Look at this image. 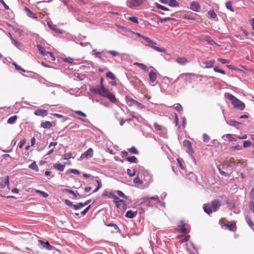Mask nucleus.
Here are the masks:
<instances>
[{
	"label": "nucleus",
	"instance_id": "1",
	"mask_svg": "<svg viewBox=\"0 0 254 254\" xmlns=\"http://www.w3.org/2000/svg\"><path fill=\"white\" fill-rule=\"evenodd\" d=\"M221 201L218 199H214L211 202L210 204H204L203 210L205 213L210 215L213 211H217L221 206Z\"/></svg>",
	"mask_w": 254,
	"mask_h": 254
},
{
	"label": "nucleus",
	"instance_id": "2",
	"mask_svg": "<svg viewBox=\"0 0 254 254\" xmlns=\"http://www.w3.org/2000/svg\"><path fill=\"white\" fill-rule=\"evenodd\" d=\"M225 97L231 101L232 104L235 108L240 110H243L245 108V104L229 93L225 94Z\"/></svg>",
	"mask_w": 254,
	"mask_h": 254
},
{
	"label": "nucleus",
	"instance_id": "3",
	"mask_svg": "<svg viewBox=\"0 0 254 254\" xmlns=\"http://www.w3.org/2000/svg\"><path fill=\"white\" fill-rule=\"evenodd\" d=\"M142 38L148 43L146 46L152 48L156 51L163 53L165 52L166 50L165 49L161 48L160 47L155 46V45H156V43L152 40L151 39H150V38H149L148 37L145 36H142Z\"/></svg>",
	"mask_w": 254,
	"mask_h": 254
},
{
	"label": "nucleus",
	"instance_id": "4",
	"mask_svg": "<svg viewBox=\"0 0 254 254\" xmlns=\"http://www.w3.org/2000/svg\"><path fill=\"white\" fill-rule=\"evenodd\" d=\"M116 204V207L120 211L122 214H123L127 208V204L125 200L123 199L119 198L117 200H113Z\"/></svg>",
	"mask_w": 254,
	"mask_h": 254
},
{
	"label": "nucleus",
	"instance_id": "5",
	"mask_svg": "<svg viewBox=\"0 0 254 254\" xmlns=\"http://www.w3.org/2000/svg\"><path fill=\"white\" fill-rule=\"evenodd\" d=\"M144 0H127V5L130 8H134L142 4Z\"/></svg>",
	"mask_w": 254,
	"mask_h": 254
},
{
	"label": "nucleus",
	"instance_id": "6",
	"mask_svg": "<svg viewBox=\"0 0 254 254\" xmlns=\"http://www.w3.org/2000/svg\"><path fill=\"white\" fill-rule=\"evenodd\" d=\"M179 227L181 228V233L184 235L185 241H188L189 239V236H187V229L186 228V223L184 221H181L180 225L178 226Z\"/></svg>",
	"mask_w": 254,
	"mask_h": 254
},
{
	"label": "nucleus",
	"instance_id": "7",
	"mask_svg": "<svg viewBox=\"0 0 254 254\" xmlns=\"http://www.w3.org/2000/svg\"><path fill=\"white\" fill-rule=\"evenodd\" d=\"M224 226L231 231L235 232L237 230L236 223L234 221L229 222L225 224Z\"/></svg>",
	"mask_w": 254,
	"mask_h": 254
},
{
	"label": "nucleus",
	"instance_id": "8",
	"mask_svg": "<svg viewBox=\"0 0 254 254\" xmlns=\"http://www.w3.org/2000/svg\"><path fill=\"white\" fill-rule=\"evenodd\" d=\"M93 155V150L92 148H90L87 151L84 152L83 154L80 156L81 159H83L84 158L88 159L89 158H91Z\"/></svg>",
	"mask_w": 254,
	"mask_h": 254
},
{
	"label": "nucleus",
	"instance_id": "9",
	"mask_svg": "<svg viewBox=\"0 0 254 254\" xmlns=\"http://www.w3.org/2000/svg\"><path fill=\"white\" fill-rule=\"evenodd\" d=\"M183 143L184 146L187 148L188 150L187 151L188 153L191 154L193 152V150L192 149L191 146V143L189 140L186 139L183 141Z\"/></svg>",
	"mask_w": 254,
	"mask_h": 254
},
{
	"label": "nucleus",
	"instance_id": "10",
	"mask_svg": "<svg viewBox=\"0 0 254 254\" xmlns=\"http://www.w3.org/2000/svg\"><path fill=\"white\" fill-rule=\"evenodd\" d=\"M190 8L194 11L199 12L201 7L198 2L192 1L190 4Z\"/></svg>",
	"mask_w": 254,
	"mask_h": 254
},
{
	"label": "nucleus",
	"instance_id": "11",
	"mask_svg": "<svg viewBox=\"0 0 254 254\" xmlns=\"http://www.w3.org/2000/svg\"><path fill=\"white\" fill-rule=\"evenodd\" d=\"M236 136L234 134H226L222 136L223 139L224 140H228L229 141H236L237 140V138L235 137Z\"/></svg>",
	"mask_w": 254,
	"mask_h": 254
},
{
	"label": "nucleus",
	"instance_id": "12",
	"mask_svg": "<svg viewBox=\"0 0 254 254\" xmlns=\"http://www.w3.org/2000/svg\"><path fill=\"white\" fill-rule=\"evenodd\" d=\"M34 114L38 116L45 117L48 115V112L47 110L43 109H38L34 112Z\"/></svg>",
	"mask_w": 254,
	"mask_h": 254
},
{
	"label": "nucleus",
	"instance_id": "13",
	"mask_svg": "<svg viewBox=\"0 0 254 254\" xmlns=\"http://www.w3.org/2000/svg\"><path fill=\"white\" fill-rule=\"evenodd\" d=\"M193 74L190 73H183L181 74L179 77L177 78L176 80H177L179 77H183L184 76H185V81L186 82H191V78L190 77L191 75H193Z\"/></svg>",
	"mask_w": 254,
	"mask_h": 254
},
{
	"label": "nucleus",
	"instance_id": "14",
	"mask_svg": "<svg viewBox=\"0 0 254 254\" xmlns=\"http://www.w3.org/2000/svg\"><path fill=\"white\" fill-rule=\"evenodd\" d=\"M149 77L150 81L151 82V83H153L152 85H155V84L154 83L155 82L157 78L156 73L153 71H151L149 72Z\"/></svg>",
	"mask_w": 254,
	"mask_h": 254
},
{
	"label": "nucleus",
	"instance_id": "15",
	"mask_svg": "<svg viewBox=\"0 0 254 254\" xmlns=\"http://www.w3.org/2000/svg\"><path fill=\"white\" fill-rule=\"evenodd\" d=\"M205 66L203 67L204 68H210L214 66L215 61L214 60H211L209 61H205L203 63Z\"/></svg>",
	"mask_w": 254,
	"mask_h": 254
},
{
	"label": "nucleus",
	"instance_id": "16",
	"mask_svg": "<svg viewBox=\"0 0 254 254\" xmlns=\"http://www.w3.org/2000/svg\"><path fill=\"white\" fill-rule=\"evenodd\" d=\"M65 163L64 164L61 163H56L54 165L53 167L54 169H57L60 171H63L65 168Z\"/></svg>",
	"mask_w": 254,
	"mask_h": 254
},
{
	"label": "nucleus",
	"instance_id": "17",
	"mask_svg": "<svg viewBox=\"0 0 254 254\" xmlns=\"http://www.w3.org/2000/svg\"><path fill=\"white\" fill-rule=\"evenodd\" d=\"M176 62L181 65H185L188 62V61L186 58L178 57L176 60Z\"/></svg>",
	"mask_w": 254,
	"mask_h": 254
},
{
	"label": "nucleus",
	"instance_id": "18",
	"mask_svg": "<svg viewBox=\"0 0 254 254\" xmlns=\"http://www.w3.org/2000/svg\"><path fill=\"white\" fill-rule=\"evenodd\" d=\"M240 162L239 160H238L236 162L233 158H230L229 160L225 161L224 164L227 166H231L232 164H234L235 163H239Z\"/></svg>",
	"mask_w": 254,
	"mask_h": 254
},
{
	"label": "nucleus",
	"instance_id": "19",
	"mask_svg": "<svg viewBox=\"0 0 254 254\" xmlns=\"http://www.w3.org/2000/svg\"><path fill=\"white\" fill-rule=\"evenodd\" d=\"M110 92L108 91V89L106 88L105 86L101 87L100 94V95L103 97H106Z\"/></svg>",
	"mask_w": 254,
	"mask_h": 254
},
{
	"label": "nucleus",
	"instance_id": "20",
	"mask_svg": "<svg viewBox=\"0 0 254 254\" xmlns=\"http://www.w3.org/2000/svg\"><path fill=\"white\" fill-rule=\"evenodd\" d=\"M52 126V123L49 121L42 122L41 124V127L44 128H50Z\"/></svg>",
	"mask_w": 254,
	"mask_h": 254
},
{
	"label": "nucleus",
	"instance_id": "21",
	"mask_svg": "<svg viewBox=\"0 0 254 254\" xmlns=\"http://www.w3.org/2000/svg\"><path fill=\"white\" fill-rule=\"evenodd\" d=\"M137 214V212H133L132 210H129L126 212V217L128 218H134Z\"/></svg>",
	"mask_w": 254,
	"mask_h": 254
},
{
	"label": "nucleus",
	"instance_id": "22",
	"mask_svg": "<svg viewBox=\"0 0 254 254\" xmlns=\"http://www.w3.org/2000/svg\"><path fill=\"white\" fill-rule=\"evenodd\" d=\"M126 101L127 104L129 106H132L134 104V102L136 101V100H134L133 99L131 98V97L129 96H126Z\"/></svg>",
	"mask_w": 254,
	"mask_h": 254
},
{
	"label": "nucleus",
	"instance_id": "23",
	"mask_svg": "<svg viewBox=\"0 0 254 254\" xmlns=\"http://www.w3.org/2000/svg\"><path fill=\"white\" fill-rule=\"evenodd\" d=\"M105 97H107L108 99H109L110 101L113 103H115L117 101V99L115 96L112 93L108 94V95H107Z\"/></svg>",
	"mask_w": 254,
	"mask_h": 254
},
{
	"label": "nucleus",
	"instance_id": "24",
	"mask_svg": "<svg viewBox=\"0 0 254 254\" xmlns=\"http://www.w3.org/2000/svg\"><path fill=\"white\" fill-rule=\"evenodd\" d=\"M37 47L39 51L42 55L45 56L47 55V52L46 51L45 48H43L41 45L38 44L37 45Z\"/></svg>",
	"mask_w": 254,
	"mask_h": 254
},
{
	"label": "nucleus",
	"instance_id": "25",
	"mask_svg": "<svg viewBox=\"0 0 254 254\" xmlns=\"http://www.w3.org/2000/svg\"><path fill=\"white\" fill-rule=\"evenodd\" d=\"M25 10L26 11L27 14L29 17L33 18H37L35 14L30 9H29L28 7H25Z\"/></svg>",
	"mask_w": 254,
	"mask_h": 254
},
{
	"label": "nucleus",
	"instance_id": "26",
	"mask_svg": "<svg viewBox=\"0 0 254 254\" xmlns=\"http://www.w3.org/2000/svg\"><path fill=\"white\" fill-rule=\"evenodd\" d=\"M39 242L42 244L43 247L44 248H46V249L48 250H51L52 249V246L50 245L49 242H44L42 240H39Z\"/></svg>",
	"mask_w": 254,
	"mask_h": 254
},
{
	"label": "nucleus",
	"instance_id": "27",
	"mask_svg": "<svg viewBox=\"0 0 254 254\" xmlns=\"http://www.w3.org/2000/svg\"><path fill=\"white\" fill-rule=\"evenodd\" d=\"M208 15L211 19H214L217 17V15L213 9H211L208 12Z\"/></svg>",
	"mask_w": 254,
	"mask_h": 254
},
{
	"label": "nucleus",
	"instance_id": "28",
	"mask_svg": "<svg viewBox=\"0 0 254 254\" xmlns=\"http://www.w3.org/2000/svg\"><path fill=\"white\" fill-rule=\"evenodd\" d=\"M105 195L110 198H113L114 199L113 200H117L119 198L117 196H116L114 193L112 192H110Z\"/></svg>",
	"mask_w": 254,
	"mask_h": 254
},
{
	"label": "nucleus",
	"instance_id": "29",
	"mask_svg": "<svg viewBox=\"0 0 254 254\" xmlns=\"http://www.w3.org/2000/svg\"><path fill=\"white\" fill-rule=\"evenodd\" d=\"M17 116H12L11 117H10L8 120H7V123L8 124H14L16 121L17 120Z\"/></svg>",
	"mask_w": 254,
	"mask_h": 254
},
{
	"label": "nucleus",
	"instance_id": "30",
	"mask_svg": "<svg viewBox=\"0 0 254 254\" xmlns=\"http://www.w3.org/2000/svg\"><path fill=\"white\" fill-rule=\"evenodd\" d=\"M133 64L134 65H136V66L140 67L141 68H142L143 70H144L145 71L147 70L148 68H147V66L143 64L135 62Z\"/></svg>",
	"mask_w": 254,
	"mask_h": 254
},
{
	"label": "nucleus",
	"instance_id": "31",
	"mask_svg": "<svg viewBox=\"0 0 254 254\" xmlns=\"http://www.w3.org/2000/svg\"><path fill=\"white\" fill-rule=\"evenodd\" d=\"M29 168L36 171H39V168L37 165L35 161L33 162L31 164L29 165Z\"/></svg>",
	"mask_w": 254,
	"mask_h": 254
},
{
	"label": "nucleus",
	"instance_id": "32",
	"mask_svg": "<svg viewBox=\"0 0 254 254\" xmlns=\"http://www.w3.org/2000/svg\"><path fill=\"white\" fill-rule=\"evenodd\" d=\"M126 159L128 162H129L131 163H137V159L136 158V157H135L134 156H130V157H127Z\"/></svg>",
	"mask_w": 254,
	"mask_h": 254
},
{
	"label": "nucleus",
	"instance_id": "33",
	"mask_svg": "<svg viewBox=\"0 0 254 254\" xmlns=\"http://www.w3.org/2000/svg\"><path fill=\"white\" fill-rule=\"evenodd\" d=\"M64 190L67 192H69L72 194H73V195L74 196V197H77V195H79L80 196H81V195L80 194H79V193L77 192V191H76V192H74L73 190H69V189H65Z\"/></svg>",
	"mask_w": 254,
	"mask_h": 254
},
{
	"label": "nucleus",
	"instance_id": "34",
	"mask_svg": "<svg viewBox=\"0 0 254 254\" xmlns=\"http://www.w3.org/2000/svg\"><path fill=\"white\" fill-rule=\"evenodd\" d=\"M168 4L171 6H178L179 3L176 0H170L168 1Z\"/></svg>",
	"mask_w": 254,
	"mask_h": 254
},
{
	"label": "nucleus",
	"instance_id": "35",
	"mask_svg": "<svg viewBox=\"0 0 254 254\" xmlns=\"http://www.w3.org/2000/svg\"><path fill=\"white\" fill-rule=\"evenodd\" d=\"M4 184H0V188H3L5 187V186H9V178L8 177H6V178L4 179Z\"/></svg>",
	"mask_w": 254,
	"mask_h": 254
},
{
	"label": "nucleus",
	"instance_id": "36",
	"mask_svg": "<svg viewBox=\"0 0 254 254\" xmlns=\"http://www.w3.org/2000/svg\"><path fill=\"white\" fill-rule=\"evenodd\" d=\"M72 157V153L71 152H68L67 153H65L63 155L62 159L64 160H68Z\"/></svg>",
	"mask_w": 254,
	"mask_h": 254
},
{
	"label": "nucleus",
	"instance_id": "37",
	"mask_svg": "<svg viewBox=\"0 0 254 254\" xmlns=\"http://www.w3.org/2000/svg\"><path fill=\"white\" fill-rule=\"evenodd\" d=\"M174 108L179 112H181L183 111V107L179 103H177L174 105Z\"/></svg>",
	"mask_w": 254,
	"mask_h": 254
},
{
	"label": "nucleus",
	"instance_id": "38",
	"mask_svg": "<svg viewBox=\"0 0 254 254\" xmlns=\"http://www.w3.org/2000/svg\"><path fill=\"white\" fill-rule=\"evenodd\" d=\"M128 151H129V153L131 154H137L138 153V151L134 146H132V147L128 148Z\"/></svg>",
	"mask_w": 254,
	"mask_h": 254
},
{
	"label": "nucleus",
	"instance_id": "39",
	"mask_svg": "<svg viewBox=\"0 0 254 254\" xmlns=\"http://www.w3.org/2000/svg\"><path fill=\"white\" fill-rule=\"evenodd\" d=\"M117 194L121 198L124 199H127V197L121 190L116 191Z\"/></svg>",
	"mask_w": 254,
	"mask_h": 254
},
{
	"label": "nucleus",
	"instance_id": "40",
	"mask_svg": "<svg viewBox=\"0 0 254 254\" xmlns=\"http://www.w3.org/2000/svg\"><path fill=\"white\" fill-rule=\"evenodd\" d=\"M205 40L210 45H213L214 44H217L213 40L211 39L210 38V37H206L205 38Z\"/></svg>",
	"mask_w": 254,
	"mask_h": 254
},
{
	"label": "nucleus",
	"instance_id": "41",
	"mask_svg": "<svg viewBox=\"0 0 254 254\" xmlns=\"http://www.w3.org/2000/svg\"><path fill=\"white\" fill-rule=\"evenodd\" d=\"M35 192L40 193L44 197H47L49 196V194L47 192L39 190H36Z\"/></svg>",
	"mask_w": 254,
	"mask_h": 254
},
{
	"label": "nucleus",
	"instance_id": "42",
	"mask_svg": "<svg viewBox=\"0 0 254 254\" xmlns=\"http://www.w3.org/2000/svg\"><path fill=\"white\" fill-rule=\"evenodd\" d=\"M133 183L139 185L143 184V181L141 180H140V179L138 176H137L134 179Z\"/></svg>",
	"mask_w": 254,
	"mask_h": 254
},
{
	"label": "nucleus",
	"instance_id": "43",
	"mask_svg": "<svg viewBox=\"0 0 254 254\" xmlns=\"http://www.w3.org/2000/svg\"><path fill=\"white\" fill-rule=\"evenodd\" d=\"M127 175L130 177L134 176L136 173L135 170H131L130 169H127Z\"/></svg>",
	"mask_w": 254,
	"mask_h": 254
},
{
	"label": "nucleus",
	"instance_id": "44",
	"mask_svg": "<svg viewBox=\"0 0 254 254\" xmlns=\"http://www.w3.org/2000/svg\"><path fill=\"white\" fill-rule=\"evenodd\" d=\"M153 126L156 130L160 131L162 129V126L159 125L157 123H155Z\"/></svg>",
	"mask_w": 254,
	"mask_h": 254
},
{
	"label": "nucleus",
	"instance_id": "45",
	"mask_svg": "<svg viewBox=\"0 0 254 254\" xmlns=\"http://www.w3.org/2000/svg\"><path fill=\"white\" fill-rule=\"evenodd\" d=\"M226 6L228 9L230 10L231 11H234V9L232 6V3L231 1H228L226 2Z\"/></svg>",
	"mask_w": 254,
	"mask_h": 254
},
{
	"label": "nucleus",
	"instance_id": "46",
	"mask_svg": "<svg viewBox=\"0 0 254 254\" xmlns=\"http://www.w3.org/2000/svg\"><path fill=\"white\" fill-rule=\"evenodd\" d=\"M242 149V147L241 145H236V146H232L230 148V150L232 151H234L235 150H241Z\"/></svg>",
	"mask_w": 254,
	"mask_h": 254
},
{
	"label": "nucleus",
	"instance_id": "47",
	"mask_svg": "<svg viewBox=\"0 0 254 254\" xmlns=\"http://www.w3.org/2000/svg\"><path fill=\"white\" fill-rule=\"evenodd\" d=\"M128 19L133 23H135L136 24L138 23V18L136 17H134V16L128 17Z\"/></svg>",
	"mask_w": 254,
	"mask_h": 254
},
{
	"label": "nucleus",
	"instance_id": "48",
	"mask_svg": "<svg viewBox=\"0 0 254 254\" xmlns=\"http://www.w3.org/2000/svg\"><path fill=\"white\" fill-rule=\"evenodd\" d=\"M106 76L109 78H110L111 79H115V76L114 75V74L111 71H109L108 72H107L106 73Z\"/></svg>",
	"mask_w": 254,
	"mask_h": 254
},
{
	"label": "nucleus",
	"instance_id": "49",
	"mask_svg": "<svg viewBox=\"0 0 254 254\" xmlns=\"http://www.w3.org/2000/svg\"><path fill=\"white\" fill-rule=\"evenodd\" d=\"M210 140V137L206 133L203 134V141L204 142H208Z\"/></svg>",
	"mask_w": 254,
	"mask_h": 254
},
{
	"label": "nucleus",
	"instance_id": "50",
	"mask_svg": "<svg viewBox=\"0 0 254 254\" xmlns=\"http://www.w3.org/2000/svg\"><path fill=\"white\" fill-rule=\"evenodd\" d=\"M83 206H84L83 203H82V202H80L78 204L73 205V207L74 209L75 210L78 209L79 208H80L82 207H83Z\"/></svg>",
	"mask_w": 254,
	"mask_h": 254
},
{
	"label": "nucleus",
	"instance_id": "51",
	"mask_svg": "<svg viewBox=\"0 0 254 254\" xmlns=\"http://www.w3.org/2000/svg\"><path fill=\"white\" fill-rule=\"evenodd\" d=\"M252 142L249 140H246L243 141V146L245 148L251 146Z\"/></svg>",
	"mask_w": 254,
	"mask_h": 254
},
{
	"label": "nucleus",
	"instance_id": "52",
	"mask_svg": "<svg viewBox=\"0 0 254 254\" xmlns=\"http://www.w3.org/2000/svg\"><path fill=\"white\" fill-rule=\"evenodd\" d=\"M218 61L222 64H229L230 61L225 59L220 58L218 59Z\"/></svg>",
	"mask_w": 254,
	"mask_h": 254
},
{
	"label": "nucleus",
	"instance_id": "53",
	"mask_svg": "<svg viewBox=\"0 0 254 254\" xmlns=\"http://www.w3.org/2000/svg\"><path fill=\"white\" fill-rule=\"evenodd\" d=\"M228 124L232 126H237L239 124V123L233 120H230L228 122Z\"/></svg>",
	"mask_w": 254,
	"mask_h": 254
},
{
	"label": "nucleus",
	"instance_id": "54",
	"mask_svg": "<svg viewBox=\"0 0 254 254\" xmlns=\"http://www.w3.org/2000/svg\"><path fill=\"white\" fill-rule=\"evenodd\" d=\"M213 70L215 72H219V73H222L223 74H225V71L224 70L219 69V68H218L217 67H214Z\"/></svg>",
	"mask_w": 254,
	"mask_h": 254
},
{
	"label": "nucleus",
	"instance_id": "55",
	"mask_svg": "<svg viewBox=\"0 0 254 254\" xmlns=\"http://www.w3.org/2000/svg\"><path fill=\"white\" fill-rule=\"evenodd\" d=\"M184 18L185 19H188V20H195V18L192 16L191 15H187V14H186L184 16H183Z\"/></svg>",
	"mask_w": 254,
	"mask_h": 254
},
{
	"label": "nucleus",
	"instance_id": "56",
	"mask_svg": "<svg viewBox=\"0 0 254 254\" xmlns=\"http://www.w3.org/2000/svg\"><path fill=\"white\" fill-rule=\"evenodd\" d=\"M52 29L55 31L56 33H58V34H62L63 33V31L62 30H61V29L56 27L55 26H52Z\"/></svg>",
	"mask_w": 254,
	"mask_h": 254
},
{
	"label": "nucleus",
	"instance_id": "57",
	"mask_svg": "<svg viewBox=\"0 0 254 254\" xmlns=\"http://www.w3.org/2000/svg\"><path fill=\"white\" fill-rule=\"evenodd\" d=\"M249 206L250 210L254 213V202H253V201L250 202Z\"/></svg>",
	"mask_w": 254,
	"mask_h": 254
},
{
	"label": "nucleus",
	"instance_id": "58",
	"mask_svg": "<svg viewBox=\"0 0 254 254\" xmlns=\"http://www.w3.org/2000/svg\"><path fill=\"white\" fill-rule=\"evenodd\" d=\"M157 7L158 8L163 10H165V11L169 10L168 8H167L163 5H160V4H157Z\"/></svg>",
	"mask_w": 254,
	"mask_h": 254
},
{
	"label": "nucleus",
	"instance_id": "59",
	"mask_svg": "<svg viewBox=\"0 0 254 254\" xmlns=\"http://www.w3.org/2000/svg\"><path fill=\"white\" fill-rule=\"evenodd\" d=\"M136 105L137 107H138L140 109H143L144 108V106L140 103L138 102V101H136L134 102V104Z\"/></svg>",
	"mask_w": 254,
	"mask_h": 254
},
{
	"label": "nucleus",
	"instance_id": "60",
	"mask_svg": "<svg viewBox=\"0 0 254 254\" xmlns=\"http://www.w3.org/2000/svg\"><path fill=\"white\" fill-rule=\"evenodd\" d=\"M74 112H75V113H76L82 117H86V114L85 113H83L82 112H81V111H75Z\"/></svg>",
	"mask_w": 254,
	"mask_h": 254
},
{
	"label": "nucleus",
	"instance_id": "61",
	"mask_svg": "<svg viewBox=\"0 0 254 254\" xmlns=\"http://www.w3.org/2000/svg\"><path fill=\"white\" fill-rule=\"evenodd\" d=\"M171 19H172V18L170 17L159 18V20L161 23H163L167 21H169Z\"/></svg>",
	"mask_w": 254,
	"mask_h": 254
},
{
	"label": "nucleus",
	"instance_id": "62",
	"mask_svg": "<svg viewBox=\"0 0 254 254\" xmlns=\"http://www.w3.org/2000/svg\"><path fill=\"white\" fill-rule=\"evenodd\" d=\"M90 90H91V92H94L95 93H97V94H100V89H99V88H94L91 89Z\"/></svg>",
	"mask_w": 254,
	"mask_h": 254
},
{
	"label": "nucleus",
	"instance_id": "63",
	"mask_svg": "<svg viewBox=\"0 0 254 254\" xmlns=\"http://www.w3.org/2000/svg\"><path fill=\"white\" fill-rule=\"evenodd\" d=\"M91 207V205H89L87 206L84 210L81 212V214L82 215H84L87 212Z\"/></svg>",
	"mask_w": 254,
	"mask_h": 254
},
{
	"label": "nucleus",
	"instance_id": "64",
	"mask_svg": "<svg viewBox=\"0 0 254 254\" xmlns=\"http://www.w3.org/2000/svg\"><path fill=\"white\" fill-rule=\"evenodd\" d=\"M109 53L113 56H118L119 55L118 52L115 51H109Z\"/></svg>",
	"mask_w": 254,
	"mask_h": 254
}]
</instances>
